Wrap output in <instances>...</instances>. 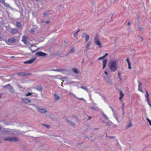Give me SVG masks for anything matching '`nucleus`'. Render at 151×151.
Returning a JSON list of instances; mask_svg holds the SVG:
<instances>
[{
	"label": "nucleus",
	"instance_id": "1",
	"mask_svg": "<svg viewBox=\"0 0 151 151\" xmlns=\"http://www.w3.org/2000/svg\"><path fill=\"white\" fill-rule=\"evenodd\" d=\"M118 64V60H112L110 62L109 66L111 72H115L116 71Z\"/></svg>",
	"mask_w": 151,
	"mask_h": 151
},
{
	"label": "nucleus",
	"instance_id": "2",
	"mask_svg": "<svg viewBox=\"0 0 151 151\" xmlns=\"http://www.w3.org/2000/svg\"><path fill=\"white\" fill-rule=\"evenodd\" d=\"M5 42L9 45H11L16 42V39L13 38H10L8 40H5Z\"/></svg>",
	"mask_w": 151,
	"mask_h": 151
},
{
	"label": "nucleus",
	"instance_id": "3",
	"mask_svg": "<svg viewBox=\"0 0 151 151\" xmlns=\"http://www.w3.org/2000/svg\"><path fill=\"white\" fill-rule=\"evenodd\" d=\"M4 140L5 141H9V142H17L19 141V140L17 137H6L5 138Z\"/></svg>",
	"mask_w": 151,
	"mask_h": 151
},
{
	"label": "nucleus",
	"instance_id": "4",
	"mask_svg": "<svg viewBox=\"0 0 151 151\" xmlns=\"http://www.w3.org/2000/svg\"><path fill=\"white\" fill-rule=\"evenodd\" d=\"M94 42L100 48H101V47L102 45L100 42V40L99 38L97 36H96L94 38Z\"/></svg>",
	"mask_w": 151,
	"mask_h": 151
},
{
	"label": "nucleus",
	"instance_id": "5",
	"mask_svg": "<svg viewBox=\"0 0 151 151\" xmlns=\"http://www.w3.org/2000/svg\"><path fill=\"white\" fill-rule=\"evenodd\" d=\"M146 92V94L145 95V97L148 103V104L151 106V104H150L149 102V94L148 93V92L147 91H145Z\"/></svg>",
	"mask_w": 151,
	"mask_h": 151
},
{
	"label": "nucleus",
	"instance_id": "6",
	"mask_svg": "<svg viewBox=\"0 0 151 151\" xmlns=\"http://www.w3.org/2000/svg\"><path fill=\"white\" fill-rule=\"evenodd\" d=\"M36 60L35 58H33L30 60L25 61L24 62V64H31L33 63Z\"/></svg>",
	"mask_w": 151,
	"mask_h": 151
},
{
	"label": "nucleus",
	"instance_id": "7",
	"mask_svg": "<svg viewBox=\"0 0 151 151\" xmlns=\"http://www.w3.org/2000/svg\"><path fill=\"white\" fill-rule=\"evenodd\" d=\"M36 55L37 56H44L46 55V54L42 52H39L36 53Z\"/></svg>",
	"mask_w": 151,
	"mask_h": 151
},
{
	"label": "nucleus",
	"instance_id": "8",
	"mask_svg": "<svg viewBox=\"0 0 151 151\" xmlns=\"http://www.w3.org/2000/svg\"><path fill=\"white\" fill-rule=\"evenodd\" d=\"M38 111L39 112L41 113H45L47 112V110L45 109H42L40 108L38 109Z\"/></svg>",
	"mask_w": 151,
	"mask_h": 151
},
{
	"label": "nucleus",
	"instance_id": "9",
	"mask_svg": "<svg viewBox=\"0 0 151 151\" xmlns=\"http://www.w3.org/2000/svg\"><path fill=\"white\" fill-rule=\"evenodd\" d=\"M107 62V60L106 59H105L104 60H103V67L102 68L104 69L106 67V64Z\"/></svg>",
	"mask_w": 151,
	"mask_h": 151
},
{
	"label": "nucleus",
	"instance_id": "10",
	"mask_svg": "<svg viewBox=\"0 0 151 151\" xmlns=\"http://www.w3.org/2000/svg\"><path fill=\"white\" fill-rule=\"evenodd\" d=\"M27 37L26 36H24L22 37V41L23 42L24 44H26L27 43Z\"/></svg>",
	"mask_w": 151,
	"mask_h": 151
},
{
	"label": "nucleus",
	"instance_id": "11",
	"mask_svg": "<svg viewBox=\"0 0 151 151\" xmlns=\"http://www.w3.org/2000/svg\"><path fill=\"white\" fill-rule=\"evenodd\" d=\"M119 94H120V97H119V100H120V101L121 102H122V97H123L124 96V94L123 93L122 91H120L119 93Z\"/></svg>",
	"mask_w": 151,
	"mask_h": 151
},
{
	"label": "nucleus",
	"instance_id": "12",
	"mask_svg": "<svg viewBox=\"0 0 151 151\" xmlns=\"http://www.w3.org/2000/svg\"><path fill=\"white\" fill-rule=\"evenodd\" d=\"M18 32V29L16 28L12 29L11 30V33L12 34H16Z\"/></svg>",
	"mask_w": 151,
	"mask_h": 151
},
{
	"label": "nucleus",
	"instance_id": "13",
	"mask_svg": "<svg viewBox=\"0 0 151 151\" xmlns=\"http://www.w3.org/2000/svg\"><path fill=\"white\" fill-rule=\"evenodd\" d=\"M22 100L26 103H29L31 101L30 100L26 98H22Z\"/></svg>",
	"mask_w": 151,
	"mask_h": 151
},
{
	"label": "nucleus",
	"instance_id": "14",
	"mask_svg": "<svg viewBox=\"0 0 151 151\" xmlns=\"http://www.w3.org/2000/svg\"><path fill=\"white\" fill-rule=\"evenodd\" d=\"M17 74L20 76H25L27 75L24 72H19L17 73Z\"/></svg>",
	"mask_w": 151,
	"mask_h": 151
},
{
	"label": "nucleus",
	"instance_id": "15",
	"mask_svg": "<svg viewBox=\"0 0 151 151\" xmlns=\"http://www.w3.org/2000/svg\"><path fill=\"white\" fill-rule=\"evenodd\" d=\"M54 96L56 101L59 100L60 98L59 96L56 93L54 94Z\"/></svg>",
	"mask_w": 151,
	"mask_h": 151
},
{
	"label": "nucleus",
	"instance_id": "16",
	"mask_svg": "<svg viewBox=\"0 0 151 151\" xmlns=\"http://www.w3.org/2000/svg\"><path fill=\"white\" fill-rule=\"evenodd\" d=\"M36 88L38 90L40 91H41L42 90V87L41 86H38Z\"/></svg>",
	"mask_w": 151,
	"mask_h": 151
},
{
	"label": "nucleus",
	"instance_id": "17",
	"mask_svg": "<svg viewBox=\"0 0 151 151\" xmlns=\"http://www.w3.org/2000/svg\"><path fill=\"white\" fill-rule=\"evenodd\" d=\"M108 55V54L107 53H106L105 54V55H104L103 56V57H99V58H98V60H101V59H102L103 58H104L106 56H107V55Z\"/></svg>",
	"mask_w": 151,
	"mask_h": 151
},
{
	"label": "nucleus",
	"instance_id": "18",
	"mask_svg": "<svg viewBox=\"0 0 151 151\" xmlns=\"http://www.w3.org/2000/svg\"><path fill=\"white\" fill-rule=\"evenodd\" d=\"M9 89L11 92H13V88L10 85L9 86Z\"/></svg>",
	"mask_w": 151,
	"mask_h": 151
},
{
	"label": "nucleus",
	"instance_id": "19",
	"mask_svg": "<svg viewBox=\"0 0 151 151\" xmlns=\"http://www.w3.org/2000/svg\"><path fill=\"white\" fill-rule=\"evenodd\" d=\"M16 26L18 28L21 27V23L18 22H17L16 23Z\"/></svg>",
	"mask_w": 151,
	"mask_h": 151
},
{
	"label": "nucleus",
	"instance_id": "20",
	"mask_svg": "<svg viewBox=\"0 0 151 151\" xmlns=\"http://www.w3.org/2000/svg\"><path fill=\"white\" fill-rule=\"evenodd\" d=\"M89 37L88 35H87L85 37V42H86L89 40Z\"/></svg>",
	"mask_w": 151,
	"mask_h": 151
},
{
	"label": "nucleus",
	"instance_id": "21",
	"mask_svg": "<svg viewBox=\"0 0 151 151\" xmlns=\"http://www.w3.org/2000/svg\"><path fill=\"white\" fill-rule=\"evenodd\" d=\"M132 126V124L131 122H130L127 126V128L130 127Z\"/></svg>",
	"mask_w": 151,
	"mask_h": 151
},
{
	"label": "nucleus",
	"instance_id": "22",
	"mask_svg": "<svg viewBox=\"0 0 151 151\" xmlns=\"http://www.w3.org/2000/svg\"><path fill=\"white\" fill-rule=\"evenodd\" d=\"M80 31V30H78L77 31H76L74 34L73 36L75 38H76V37L77 36L78 33V32Z\"/></svg>",
	"mask_w": 151,
	"mask_h": 151
},
{
	"label": "nucleus",
	"instance_id": "23",
	"mask_svg": "<svg viewBox=\"0 0 151 151\" xmlns=\"http://www.w3.org/2000/svg\"><path fill=\"white\" fill-rule=\"evenodd\" d=\"M75 51V49L74 48H72L71 50H70L69 52V53H72L74 52Z\"/></svg>",
	"mask_w": 151,
	"mask_h": 151
},
{
	"label": "nucleus",
	"instance_id": "24",
	"mask_svg": "<svg viewBox=\"0 0 151 151\" xmlns=\"http://www.w3.org/2000/svg\"><path fill=\"white\" fill-rule=\"evenodd\" d=\"M118 76L119 77V78L120 80L121 81L122 80V79L121 77V73L120 72H119L118 73Z\"/></svg>",
	"mask_w": 151,
	"mask_h": 151
},
{
	"label": "nucleus",
	"instance_id": "25",
	"mask_svg": "<svg viewBox=\"0 0 151 151\" xmlns=\"http://www.w3.org/2000/svg\"><path fill=\"white\" fill-rule=\"evenodd\" d=\"M73 71L75 73H78V71L77 70L76 68H73Z\"/></svg>",
	"mask_w": 151,
	"mask_h": 151
},
{
	"label": "nucleus",
	"instance_id": "26",
	"mask_svg": "<svg viewBox=\"0 0 151 151\" xmlns=\"http://www.w3.org/2000/svg\"><path fill=\"white\" fill-rule=\"evenodd\" d=\"M81 88H82V89H84V90H86V91H87V90H88V89H87V88H86V87H83V86H81Z\"/></svg>",
	"mask_w": 151,
	"mask_h": 151
},
{
	"label": "nucleus",
	"instance_id": "27",
	"mask_svg": "<svg viewBox=\"0 0 151 151\" xmlns=\"http://www.w3.org/2000/svg\"><path fill=\"white\" fill-rule=\"evenodd\" d=\"M32 95V93H27L26 94H25V96H31Z\"/></svg>",
	"mask_w": 151,
	"mask_h": 151
},
{
	"label": "nucleus",
	"instance_id": "28",
	"mask_svg": "<svg viewBox=\"0 0 151 151\" xmlns=\"http://www.w3.org/2000/svg\"><path fill=\"white\" fill-rule=\"evenodd\" d=\"M147 121L149 122L150 125L151 126V121L148 118H147Z\"/></svg>",
	"mask_w": 151,
	"mask_h": 151
},
{
	"label": "nucleus",
	"instance_id": "29",
	"mask_svg": "<svg viewBox=\"0 0 151 151\" xmlns=\"http://www.w3.org/2000/svg\"><path fill=\"white\" fill-rule=\"evenodd\" d=\"M142 86V84L141 83V82H139V81H138V87L139 88V87L140 86Z\"/></svg>",
	"mask_w": 151,
	"mask_h": 151
},
{
	"label": "nucleus",
	"instance_id": "30",
	"mask_svg": "<svg viewBox=\"0 0 151 151\" xmlns=\"http://www.w3.org/2000/svg\"><path fill=\"white\" fill-rule=\"evenodd\" d=\"M90 45V43H88L87 45V50H88L89 49L88 47H89V46Z\"/></svg>",
	"mask_w": 151,
	"mask_h": 151
},
{
	"label": "nucleus",
	"instance_id": "31",
	"mask_svg": "<svg viewBox=\"0 0 151 151\" xmlns=\"http://www.w3.org/2000/svg\"><path fill=\"white\" fill-rule=\"evenodd\" d=\"M43 125L46 126L47 128H49L50 127V125H47V124H43Z\"/></svg>",
	"mask_w": 151,
	"mask_h": 151
},
{
	"label": "nucleus",
	"instance_id": "32",
	"mask_svg": "<svg viewBox=\"0 0 151 151\" xmlns=\"http://www.w3.org/2000/svg\"><path fill=\"white\" fill-rule=\"evenodd\" d=\"M34 29H31L30 30V32L31 33H33L35 32Z\"/></svg>",
	"mask_w": 151,
	"mask_h": 151
},
{
	"label": "nucleus",
	"instance_id": "33",
	"mask_svg": "<svg viewBox=\"0 0 151 151\" xmlns=\"http://www.w3.org/2000/svg\"><path fill=\"white\" fill-rule=\"evenodd\" d=\"M9 85H10L9 84H8L6 85L5 86H3V87L4 88H6L8 86H9Z\"/></svg>",
	"mask_w": 151,
	"mask_h": 151
},
{
	"label": "nucleus",
	"instance_id": "34",
	"mask_svg": "<svg viewBox=\"0 0 151 151\" xmlns=\"http://www.w3.org/2000/svg\"><path fill=\"white\" fill-rule=\"evenodd\" d=\"M131 63H129V64H128V68L129 69H130L132 68L131 66Z\"/></svg>",
	"mask_w": 151,
	"mask_h": 151
},
{
	"label": "nucleus",
	"instance_id": "35",
	"mask_svg": "<svg viewBox=\"0 0 151 151\" xmlns=\"http://www.w3.org/2000/svg\"><path fill=\"white\" fill-rule=\"evenodd\" d=\"M0 1L3 4H4L5 3V1L4 0H0Z\"/></svg>",
	"mask_w": 151,
	"mask_h": 151
},
{
	"label": "nucleus",
	"instance_id": "36",
	"mask_svg": "<svg viewBox=\"0 0 151 151\" xmlns=\"http://www.w3.org/2000/svg\"><path fill=\"white\" fill-rule=\"evenodd\" d=\"M126 61H127V62L128 64H129V63H130V62L129 61V59L128 58H127L126 59Z\"/></svg>",
	"mask_w": 151,
	"mask_h": 151
},
{
	"label": "nucleus",
	"instance_id": "37",
	"mask_svg": "<svg viewBox=\"0 0 151 151\" xmlns=\"http://www.w3.org/2000/svg\"><path fill=\"white\" fill-rule=\"evenodd\" d=\"M104 116L105 118L106 119H108V117H107V116L105 115V114H104Z\"/></svg>",
	"mask_w": 151,
	"mask_h": 151
},
{
	"label": "nucleus",
	"instance_id": "38",
	"mask_svg": "<svg viewBox=\"0 0 151 151\" xmlns=\"http://www.w3.org/2000/svg\"><path fill=\"white\" fill-rule=\"evenodd\" d=\"M30 49L32 51V52H35L37 50H33L31 48H30Z\"/></svg>",
	"mask_w": 151,
	"mask_h": 151
},
{
	"label": "nucleus",
	"instance_id": "39",
	"mask_svg": "<svg viewBox=\"0 0 151 151\" xmlns=\"http://www.w3.org/2000/svg\"><path fill=\"white\" fill-rule=\"evenodd\" d=\"M138 89L142 93H143V91H142V90L140 88V87H139V88H138Z\"/></svg>",
	"mask_w": 151,
	"mask_h": 151
},
{
	"label": "nucleus",
	"instance_id": "40",
	"mask_svg": "<svg viewBox=\"0 0 151 151\" xmlns=\"http://www.w3.org/2000/svg\"><path fill=\"white\" fill-rule=\"evenodd\" d=\"M90 108L91 109H93L94 110H95L96 109L94 107H91Z\"/></svg>",
	"mask_w": 151,
	"mask_h": 151
},
{
	"label": "nucleus",
	"instance_id": "41",
	"mask_svg": "<svg viewBox=\"0 0 151 151\" xmlns=\"http://www.w3.org/2000/svg\"><path fill=\"white\" fill-rule=\"evenodd\" d=\"M104 73L106 75H108V72L106 71V70H105V71H104Z\"/></svg>",
	"mask_w": 151,
	"mask_h": 151
},
{
	"label": "nucleus",
	"instance_id": "42",
	"mask_svg": "<svg viewBox=\"0 0 151 151\" xmlns=\"http://www.w3.org/2000/svg\"><path fill=\"white\" fill-rule=\"evenodd\" d=\"M54 70V71H59L60 70L59 69H53V70Z\"/></svg>",
	"mask_w": 151,
	"mask_h": 151
},
{
	"label": "nucleus",
	"instance_id": "43",
	"mask_svg": "<svg viewBox=\"0 0 151 151\" xmlns=\"http://www.w3.org/2000/svg\"><path fill=\"white\" fill-rule=\"evenodd\" d=\"M3 40V37L0 35V41H2Z\"/></svg>",
	"mask_w": 151,
	"mask_h": 151
},
{
	"label": "nucleus",
	"instance_id": "44",
	"mask_svg": "<svg viewBox=\"0 0 151 151\" xmlns=\"http://www.w3.org/2000/svg\"><path fill=\"white\" fill-rule=\"evenodd\" d=\"M110 108H111V110L112 111H113V112L114 111V110L112 107H110Z\"/></svg>",
	"mask_w": 151,
	"mask_h": 151
},
{
	"label": "nucleus",
	"instance_id": "45",
	"mask_svg": "<svg viewBox=\"0 0 151 151\" xmlns=\"http://www.w3.org/2000/svg\"><path fill=\"white\" fill-rule=\"evenodd\" d=\"M130 24V22H129L127 23V25H129Z\"/></svg>",
	"mask_w": 151,
	"mask_h": 151
},
{
	"label": "nucleus",
	"instance_id": "46",
	"mask_svg": "<svg viewBox=\"0 0 151 151\" xmlns=\"http://www.w3.org/2000/svg\"><path fill=\"white\" fill-rule=\"evenodd\" d=\"M50 22L49 21H47L46 22V24H47Z\"/></svg>",
	"mask_w": 151,
	"mask_h": 151
},
{
	"label": "nucleus",
	"instance_id": "47",
	"mask_svg": "<svg viewBox=\"0 0 151 151\" xmlns=\"http://www.w3.org/2000/svg\"><path fill=\"white\" fill-rule=\"evenodd\" d=\"M78 99H79L80 100H83V99L82 98H78Z\"/></svg>",
	"mask_w": 151,
	"mask_h": 151
},
{
	"label": "nucleus",
	"instance_id": "48",
	"mask_svg": "<svg viewBox=\"0 0 151 151\" xmlns=\"http://www.w3.org/2000/svg\"><path fill=\"white\" fill-rule=\"evenodd\" d=\"M122 104V106L124 107V103L123 102Z\"/></svg>",
	"mask_w": 151,
	"mask_h": 151
},
{
	"label": "nucleus",
	"instance_id": "49",
	"mask_svg": "<svg viewBox=\"0 0 151 151\" xmlns=\"http://www.w3.org/2000/svg\"><path fill=\"white\" fill-rule=\"evenodd\" d=\"M124 107H123V106H122V109L123 111H124Z\"/></svg>",
	"mask_w": 151,
	"mask_h": 151
},
{
	"label": "nucleus",
	"instance_id": "50",
	"mask_svg": "<svg viewBox=\"0 0 151 151\" xmlns=\"http://www.w3.org/2000/svg\"><path fill=\"white\" fill-rule=\"evenodd\" d=\"M14 58V56H11V58Z\"/></svg>",
	"mask_w": 151,
	"mask_h": 151
},
{
	"label": "nucleus",
	"instance_id": "51",
	"mask_svg": "<svg viewBox=\"0 0 151 151\" xmlns=\"http://www.w3.org/2000/svg\"><path fill=\"white\" fill-rule=\"evenodd\" d=\"M88 118H89V119H91V117L89 116Z\"/></svg>",
	"mask_w": 151,
	"mask_h": 151
},
{
	"label": "nucleus",
	"instance_id": "52",
	"mask_svg": "<svg viewBox=\"0 0 151 151\" xmlns=\"http://www.w3.org/2000/svg\"><path fill=\"white\" fill-rule=\"evenodd\" d=\"M67 120V121H68V123H70V122L68 120V119Z\"/></svg>",
	"mask_w": 151,
	"mask_h": 151
},
{
	"label": "nucleus",
	"instance_id": "53",
	"mask_svg": "<svg viewBox=\"0 0 151 151\" xmlns=\"http://www.w3.org/2000/svg\"><path fill=\"white\" fill-rule=\"evenodd\" d=\"M6 4V6H7V5H8V4Z\"/></svg>",
	"mask_w": 151,
	"mask_h": 151
},
{
	"label": "nucleus",
	"instance_id": "54",
	"mask_svg": "<svg viewBox=\"0 0 151 151\" xmlns=\"http://www.w3.org/2000/svg\"><path fill=\"white\" fill-rule=\"evenodd\" d=\"M43 15H46V14H45L44 13V14H43Z\"/></svg>",
	"mask_w": 151,
	"mask_h": 151
},
{
	"label": "nucleus",
	"instance_id": "55",
	"mask_svg": "<svg viewBox=\"0 0 151 151\" xmlns=\"http://www.w3.org/2000/svg\"><path fill=\"white\" fill-rule=\"evenodd\" d=\"M83 34L84 35H85V33H83Z\"/></svg>",
	"mask_w": 151,
	"mask_h": 151
},
{
	"label": "nucleus",
	"instance_id": "56",
	"mask_svg": "<svg viewBox=\"0 0 151 151\" xmlns=\"http://www.w3.org/2000/svg\"><path fill=\"white\" fill-rule=\"evenodd\" d=\"M70 124H73V123H70Z\"/></svg>",
	"mask_w": 151,
	"mask_h": 151
},
{
	"label": "nucleus",
	"instance_id": "57",
	"mask_svg": "<svg viewBox=\"0 0 151 151\" xmlns=\"http://www.w3.org/2000/svg\"><path fill=\"white\" fill-rule=\"evenodd\" d=\"M141 38L142 39V40H143V38L142 37H141Z\"/></svg>",
	"mask_w": 151,
	"mask_h": 151
},
{
	"label": "nucleus",
	"instance_id": "58",
	"mask_svg": "<svg viewBox=\"0 0 151 151\" xmlns=\"http://www.w3.org/2000/svg\"><path fill=\"white\" fill-rule=\"evenodd\" d=\"M111 137V138H114V137Z\"/></svg>",
	"mask_w": 151,
	"mask_h": 151
},
{
	"label": "nucleus",
	"instance_id": "59",
	"mask_svg": "<svg viewBox=\"0 0 151 151\" xmlns=\"http://www.w3.org/2000/svg\"><path fill=\"white\" fill-rule=\"evenodd\" d=\"M91 63H92V62H91Z\"/></svg>",
	"mask_w": 151,
	"mask_h": 151
},
{
	"label": "nucleus",
	"instance_id": "60",
	"mask_svg": "<svg viewBox=\"0 0 151 151\" xmlns=\"http://www.w3.org/2000/svg\"><path fill=\"white\" fill-rule=\"evenodd\" d=\"M1 96H0V98H1Z\"/></svg>",
	"mask_w": 151,
	"mask_h": 151
},
{
	"label": "nucleus",
	"instance_id": "61",
	"mask_svg": "<svg viewBox=\"0 0 151 151\" xmlns=\"http://www.w3.org/2000/svg\"><path fill=\"white\" fill-rule=\"evenodd\" d=\"M1 142L0 141V143Z\"/></svg>",
	"mask_w": 151,
	"mask_h": 151
}]
</instances>
